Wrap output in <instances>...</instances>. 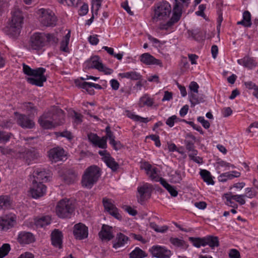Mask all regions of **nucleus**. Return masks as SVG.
<instances>
[{
  "label": "nucleus",
  "instance_id": "13d9d810",
  "mask_svg": "<svg viewBox=\"0 0 258 258\" xmlns=\"http://www.w3.org/2000/svg\"><path fill=\"white\" fill-rule=\"evenodd\" d=\"M181 121L186 123L187 124H188L189 125H190L191 126H192L193 127L194 129H195L196 131H197L199 132H200L201 134H204V132H203V131L202 130V128H201V127L200 125H198L195 124V123L194 122L189 121H186L185 119H182Z\"/></svg>",
  "mask_w": 258,
  "mask_h": 258
},
{
  "label": "nucleus",
  "instance_id": "8fccbe9b",
  "mask_svg": "<svg viewBox=\"0 0 258 258\" xmlns=\"http://www.w3.org/2000/svg\"><path fill=\"white\" fill-rule=\"evenodd\" d=\"M94 145L101 149H106L107 148L106 139L104 137L99 138Z\"/></svg>",
  "mask_w": 258,
  "mask_h": 258
},
{
  "label": "nucleus",
  "instance_id": "69168bd1",
  "mask_svg": "<svg viewBox=\"0 0 258 258\" xmlns=\"http://www.w3.org/2000/svg\"><path fill=\"white\" fill-rule=\"evenodd\" d=\"M230 258H240L239 252L236 249H231L229 252Z\"/></svg>",
  "mask_w": 258,
  "mask_h": 258
},
{
  "label": "nucleus",
  "instance_id": "cd10ccee",
  "mask_svg": "<svg viewBox=\"0 0 258 258\" xmlns=\"http://www.w3.org/2000/svg\"><path fill=\"white\" fill-rule=\"evenodd\" d=\"M208 245L212 249L219 246L218 237L209 235L205 237V246Z\"/></svg>",
  "mask_w": 258,
  "mask_h": 258
},
{
  "label": "nucleus",
  "instance_id": "7ed1b4c3",
  "mask_svg": "<svg viewBox=\"0 0 258 258\" xmlns=\"http://www.w3.org/2000/svg\"><path fill=\"white\" fill-rule=\"evenodd\" d=\"M179 1L175 0L172 16L166 23L160 24V29L169 30L180 20L182 15V7L184 6L187 7L189 4L190 0Z\"/></svg>",
  "mask_w": 258,
  "mask_h": 258
},
{
  "label": "nucleus",
  "instance_id": "dca6fc26",
  "mask_svg": "<svg viewBox=\"0 0 258 258\" xmlns=\"http://www.w3.org/2000/svg\"><path fill=\"white\" fill-rule=\"evenodd\" d=\"M52 112V122L54 127L64 123V114L63 111L57 107H53L51 109Z\"/></svg>",
  "mask_w": 258,
  "mask_h": 258
},
{
  "label": "nucleus",
  "instance_id": "423d86ee",
  "mask_svg": "<svg viewBox=\"0 0 258 258\" xmlns=\"http://www.w3.org/2000/svg\"><path fill=\"white\" fill-rule=\"evenodd\" d=\"M171 12L170 5L166 1L157 3L154 7V14L152 17L154 22L167 19Z\"/></svg>",
  "mask_w": 258,
  "mask_h": 258
},
{
  "label": "nucleus",
  "instance_id": "1a4fd4ad",
  "mask_svg": "<svg viewBox=\"0 0 258 258\" xmlns=\"http://www.w3.org/2000/svg\"><path fill=\"white\" fill-rule=\"evenodd\" d=\"M153 187L152 185L149 183H145L138 187L137 195L138 201L142 204L146 200L149 199L151 195Z\"/></svg>",
  "mask_w": 258,
  "mask_h": 258
},
{
  "label": "nucleus",
  "instance_id": "ddd939ff",
  "mask_svg": "<svg viewBox=\"0 0 258 258\" xmlns=\"http://www.w3.org/2000/svg\"><path fill=\"white\" fill-rule=\"evenodd\" d=\"M149 251L153 256L157 258H168L171 255V251L159 245L153 246Z\"/></svg>",
  "mask_w": 258,
  "mask_h": 258
},
{
  "label": "nucleus",
  "instance_id": "4468645a",
  "mask_svg": "<svg viewBox=\"0 0 258 258\" xmlns=\"http://www.w3.org/2000/svg\"><path fill=\"white\" fill-rule=\"evenodd\" d=\"M17 115V124L23 128H33L35 126L34 122L30 119L25 114H19L15 113Z\"/></svg>",
  "mask_w": 258,
  "mask_h": 258
},
{
  "label": "nucleus",
  "instance_id": "603ef678",
  "mask_svg": "<svg viewBox=\"0 0 258 258\" xmlns=\"http://www.w3.org/2000/svg\"><path fill=\"white\" fill-rule=\"evenodd\" d=\"M231 197L241 205H243L245 203V200L244 199V198L246 197L245 195H231Z\"/></svg>",
  "mask_w": 258,
  "mask_h": 258
},
{
  "label": "nucleus",
  "instance_id": "412c9836",
  "mask_svg": "<svg viewBox=\"0 0 258 258\" xmlns=\"http://www.w3.org/2000/svg\"><path fill=\"white\" fill-rule=\"evenodd\" d=\"M52 244L55 247L62 248V234L58 229H55L51 234Z\"/></svg>",
  "mask_w": 258,
  "mask_h": 258
},
{
  "label": "nucleus",
  "instance_id": "a878e982",
  "mask_svg": "<svg viewBox=\"0 0 258 258\" xmlns=\"http://www.w3.org/2000/svg\"><path fill=\"white\" fill-rule=\"evenodd\" d=\"M33 177L34 179L37 181V183L39 182H43L47 181L48 179V173L44 169H37L34 171L33 173Z\"/></svg>",
  "mask_w": 258,
  "mask_h": 258
},
{
  "label": "nucleus",
  "instance_id": "338daca9",
  "mask_svg": "<svg viewBox=\"0 0 258 258\" xmlns=\"http://www.w3.org/2000/svg\"><path fill=\"white\" fill-rule=\"evenodd\" d=\"M88 12V6L87 4H84L80 8L79 10V14L80 16H84L87 14Z\"/></svg>",
  "mask_w": 258,
  "mask_h": 258
},
{
  "label": "nucleus",
  "instance_id": "e433bc0d",
  "mask_svg": "<svg viewBox=\"0 0 258 258\" xmlns=\"http://www.w3.org/2000/svg\"><path fill=\"white\" fill-rule=\"evenodd\" d=\"M38 122L40 125L45 129H50L54 127L52 121L44 119L41 116L38 119Z\"/></svg>",
  "mask_w": 258,
  "mask_h": 258
},
{
  "label": "nucleus",
  "instance_id": "9b49d317",
  "mask_svg": "<svg viewBox=\"0 0 258 258\" xmlns=\"http://www.w3.org/2000/svg\"><path fill=\"white\" fill-rule=\"evenodd\" d=\"M102 203L104 209L109 213L111 216L118 220H121L122 216L119 213L118 209L112 203L111 199L107 198H104L102 200Z\"/></svg>",
  "mask_w": 258,
  "mask_h": 258
},
{
  "label": "nucleus",
  "instance_id": "7c9ffc66",
  "mask_svg": "<svg viewBox=\"0 0 258 258\" xmlns=\"http://www.w3.org/2000/svg\"><path fill=\"white\" fill-rule=\"evenodd\" d=\"M78 177V173L74 169L69 170L64 177V180L68 184L73 183Z\"/></svg>",
  "mask_w": 258,
  "mask_h": 258
},
{
  "label": "nucleus",
  "instance_id": "f257e3e1",
  "mask_svg": "<svg viewBox=\"0 0 258 258\" xmlns=\"http://www.w3.org/2000/svg\"><path fill=\"white\" fill-rule=\"evenodd\" d=\"M24 17L19 8L15 7L12 11V18L8 25L5 28L7 35L17 37L20 33Z\"/></svg>",
  "mask_w": 258,
  "mask_h": 258
},
{
  "label": "nucleus",
  "instance_id": "6ab92c4d",
  "mask_svg": "<svg viewBox=\"0 0 258 258\" xmlns=\"http://www.w3.org/2000/svg\"><path fill=\"white\" fill-rule=\"evenodd\" d=\"M98 235L102 240L110 241L114 237L112 233V227L107 225L103 224Z\"/></svg>",
  "mask_w": 258,
  "mask_h": 258
},
{
  "label": "nucleus",
  "instance_id": "58836bf2",
  "mask_svg": "<svg viewBox=\"0 0 258 258\" xmlns=\"http://www.w3.org/2000/svg\"><path fill=\"white\" fill-rule=\"evenodd\" d=\"M189 240L191 241L192 244L198 248L201 246H205V237L203 238L200 237H189Z\"/></svg>",
  "mask_w": 258,
  "mask_h": 258
},
{
  "label": "nucleus",
  "instance_id": "20e7f679",
  "mask_svg": "<svg viewBox=\"0 0 258 258\" xmlns=\"http://www.w3.org/2000/svg\"><path fill=\"white\" fill-rule=\"evenodd\" d=\"M101 176V170L96 165L88 167L82 175L81 183L83 187L88 189L91 188L97 183Z\"/></svg>",
  "mask_w": 258,
  "mask_h": 258
},
{
  "label": "nucleus",
  "instance_id": "864d4df0",
  "mask_svg": "<svg viewBox=\"0 0 258 258\" xmlns=\"http://www.w3.org/2000/svg\"><path fill=\"white\" fill-rule=\"evenodd\" d=\"M171 180L174 183H179L182 180V177L180 171H176L174 174L171 175Z\"/></svg>",
  "mask_w": 258,
  "mask_h": 258
},
{
  "label": "nucleus",
  "instance_id": "2f4dec72",
  "mask_svg": "<svg viewBox=\"0 0 258 258\" xmlns=\"http://www.w3.org/2000/svg\"><path fill=\"white\" fill-rule=\"evenodd\" d=\"M23 157L26 160L27 163L29 164L30 162L37 157V153L34 150H25L22 154Z\"/></svg>",
  "mask_w": 258,
  "mask_h": 258
},
{
  "label": "nucleus",
  "instance_id": "de8ad7c7",
  "mask_svg": "<svg viewBox=\"0 0 258 258\" xmlns=\"http://www.w3.org/2000/svg\"><path fill=\"white\" fill-rule=\"evenodd\" d=\"M243 21L246 24V27H250L251 25V15L250 13L247 11H245L243 13Z\"/></svg>",
  "mask_w": 258,
  "mask_h": 258
},
{
  "label": "nucleus",
  "instance_id": "6e6d98bb",
  "mask_svg": "<svg viewBox=\"0 0 258 258\" xmlns=\"http://www.w3.org/2000/svg\"><path fill=\"white\" fill-rule=\"evenodd\" d=\"M246 197L249 199H252L257 196V192L254 189L250 187H247L245 189Z\"/></svg>",
  "mask_w": 258,
  "mask_h": 258
},
{
  "label": "nucleus",
  "instance_id": "4c0bfd02",
  "mask_svg": "<svg viewBox=\"0 0 258 258\" xmlns=\"http://www.w3.org/2000/svg\"><path fill=\"white\" fill-rule=\"evenodd\" d=\"M146 256L145 252L139 247H136L130 253V258H143Z\"/></svg>",
  "mask_w": 258,
  "mask_h": 258
},
{
  "label": "nucleus",
  "instance_id": "2eb2a0df",
  "mask_svg": "<svg viewBox=\"0 0 258 258\" xmlns=\"http://www.w3.org/2000/svg\"><path fill=\"white\" fill-rule=\"evenodd\" d=\"M73 234L77 239H85L88 235V227L81 223L76 224L74 227Z\"/></svg>",
  "mask_w": 258,
  "mask_h": 258
},
{
  "label": "nucleus",
  "instance_id": "5701e85b",
  "mask_svg": "<svg viewBox=\"0 0 258 258\" xmlns=\"http://www.w3.org/2000/svg\"><path fill=\"white\" fill-rule=\"evenodd\" d=\"M129 238L122 233H117L115 239L112 241L113 247L117 249L124 246L127 244Z\"/></svg>",
  "mask_w": 258,
  "mask_h": 258
},
{
  "label": "nucleus",
  "instance_id": "b1692460",
  "mask_svg": "<svg viewBox=\"0 0 258 258\" xmlns=\"http://www.w3.org/2000/svg\"><path fill=\"white\" fill-rule=\"evenodd\" d=\"M140 60L141 62L147 65H162V62L160 60L155 58L149 53H145L142 54L140 56Z\"/></svg>",
  "mask_w": 258,
  "mask_h": 258
},
{
  "label": "nucleus",
  "instance_id": "5fc2aeb1",
  "mask_svg": "<svg viewBox=\"0 0 258 258\" xmlns=\"http://www.w3.org/2000/svg\"><path fill=\"white\" fill-rule=\"evenodd\" d=\"M185 144L186 149L189 153H194V151H198L195 149L194 142H192L187 140H185Z\"/></svg>",
  "mask_w": 258,
  "mask_h": 258
},
{
  "label": "nucleus",
  "instance_id": "ea45409f",
  "mask_svg": "<svg viewBox=\"0 0 258 258\" xmlns=\"http://www.w3.org/2000/svg\"><path fill=\"white\" fill-rule=\"evenodd\" d=\"M46 43L48 42L52 45H56L58 42V39L54 34H45Z\"/></svg>",
  "mask_w": 258,
  "mask_h": 258
},
{
  "label": "nucleus",
  "instance_id": "9d476101",
  "mask_svg": "<svg viewBox=\"0 0 258 258\" xmlns=\"http://www.w3.org/2000/svg\"><path fill=\"white\" fill-rule=\"evenodd\" d=\"M16 224V216L10 214L0 217V229L7 231Z\"/></svg>",
  "mask_w": 258,
  "mask_h": 258
},
{
  "label": "nucleus",
  "instance_id": "4d7b16f0",
  "mask_svg": "<svg viewBox=\"0 0 258 258\" xmlns=\"http://www.w3.org/2000/svg\"><path fill=\"white\" fill-rule=\"evenodd\" d=\"M140 102L144 105H147L149 106H151L153 104V99L150 97L147 96H143L140 99Z\"/></svg>",
  "mask_w": 258,
  "mask_h": 258
},
{
  "label": "nucleus",
  "instance_id": "c03bdc74",
  "mask_svg": "<svg viewBox=\"0 0 258 258\" xmlns=\"http://www.w3.org/2000/svg\"><path fill=\"white\" fill-rule=\"evenodd\" d=\"M231 195H232L231 193L224 194V197L226 199V204L228 206L237 209L238 208V205L232 201L233 199L232 198Z\"/></svg>",
  "mask_w": 258,
  "mask_h": 258
},
{
  "label": "nucleus",
  "instance_id": "72a5a7b5",
  "mask_svg": "<svg viewBox=\"0 0 258 258\" xmlns=\"http://www.w3.org/2000/svg\"><path fill=\"white\" fill-rule=\"evenodd\" d=\"M188 97L191 103V107H194L196 105L204 102V98L199 96L196 93H189Z\"/></svg>",
  "mask_w": 258,
  "mask_h": 258
},
{
  "label": "nucleus",
  "instance_id": "f03ea898",
  "mask_svg": "<svg viewBox=\"0 0 258 258\" xmlns=\"http://www.w3.org/2000/svg\"><path fill=\"white\" fill-rule=\"evenodd\" d=\"M23 71L25 74L33 77L26 78L28 83L31 85L42 87L43 85V83L46 81V77L44 75L46 70L43 68L32 69L29 66L24 63Z\"/></svg>",
  "mask_w": 258,
  "mask_h": 258
},
{
  "label": "nucleus",
  "instance_id": "774afa93",
  "mask_svg": "<svg viewBox=\"0 0 258 258\" xmlns=\"http://www.w3.org/2000/svg\"><path fill=\"white\" fill-rule=\"evenodd\" d=\"M88 138L89 140L93 145H94L99 137L96 134H95L93 133H90L88 135Z\"/></svg>",
  "mask_w": 258,
  "mask_h": 258
},
{
  "label": "nucleus",
  "instance_id": "6e6552de",
  "mask_svg": "<svg viewBox=\"0 0 258 258\" xmlns=\"http://www.w3.org/2000/svg\"><path fill=\"white\" fill-rule=\"evenodd\" d=\"M45 33H35L30 37L29 46L33 50L41 49L46 44Z\"/></svg>",
  "mask_w": 258,
  "mask_h": 258
},
{
  "label": "nucleus",
  "instance_id": "a19ab883",
  "mask_svg": "<svg viewBox=\"0 0 258 258\" xmlns=\"http://www.w3.org/2000/svg\"><path fill=\"white\" fill-rule=\"evenodd\" d=\"M170 242L173 244L174 245L182 247L183 248H187V245L186 242L182 239H178V238H170Z\"/></svg>",
  "mask_w": 258,
  "mask_h": 258
},
{
  "label": "nucleus",
  "instance_id": "473e14b6",
  "mask_svg": "<svg viewBox=\"0 0 258 258\" xmlns=\"http://www.w3.org/2000/svg\"><path fill=\"white\" fill-rule=\"evenodd\" d=\"M200 175L203 180L206 182L208 184L213 185L214 181L212 178L211 173L205 169H202L200 171Z\"/></svg>",
  "mask_w": 258,
  "mask_h": 258
},
{
  "label": "nucleus",
  "instance_id": "4be33fe9",
  "mask_svg": "<svg viewBox=\"0 0 258 258\" xmlns=\"http://www.w3.org/2000/svg\"><path fill=\"white\" fill-rule=\"evenodd\" d=\"M142 168L145 169L147 174L151 180L158 181L160 178L157 174V169L155 167L152 168V165L148 162H145L143 164Z\"/></svg>",
  "mask_w": 258,
  "mask_h": 258
},
{
  "label": "nucleus",
  "instance_id": "49530a36",
  "mask_svg": "<svg viewBox=\"0 0 258 258\" xmlns=\"http://www.w3.org/2000/svg\"><path fill=\"white\" fill-rule=\"evenodd\" d=\"M198 154V151H194V153H189L188 154V157L190 160L194 161V162L201 164L203 163V159L202 158L197 156Z\"/></svg>",
  "mask_w": 258,
  "mask_h": 258
},
{
  "label": "nucleus",
  "instance_id": "e2e57ef3",
  "mask_svg": "<svg viewBox=\"0 0 258 258\" xmlns=\"http://www.w3.org/2000/svg\"><path fill=\"white\" fill-rule=\"evenodd\" d=\"M177 117L176 115H174L169 117L166 121V124L169 127H172L174 126V122L176 121Z\"/></svg>",
  "mask_w": 258,
  "mask_h": 258
},
{
  "label": "nucleus",
  "instance_id": "f3484780",
  "mask_svg": "<svg viewBox=\"0 0 258 258\" xmlns=\"http://www.w3.org/2000/svg\"><path fill=\"white\" fill-rule=\"evenodd\" d=\"M65 157L64 151L62 148H54L49 151V157L52 162H56L61 161Z\"/></svg>",
  "mask_w": 258,
  "mask_h": 258
},
{
  "label": "nucleus",
  "instance_id": "680f3d73",
  "mask_svg": "<svg viewBox=\"0 0 258 258\" xmlns=\"http://www.w3.org/2000/svg\"><path fill=\"white\" fill-rule=\"evenodd\" d=\"M197 120L199 122L201 123L202 124V126L206 129H208L210 126V122L207 120H205L204 117L203 116H199L198 117Z\"/></svg>",
  "mask_w": 258,
  "mask_h": 258
},
{
  "label": "nucleus",
  "instance_id": "c85d7f7f",
  "mask_svg": "<svg viewBox=\"0 0 258 258\" xmlns=\"http://www.w3.org/2000/svg\"><path fill=\"white\" fill-rule=\"evenodd\" d=\"M104 162L112 171H116L119 168L118 163L115 161L110 154H108V156L104 158Z\"/></svg>",
  "mask_w": 258,
  "mask_h": 258
},
{
  "label": "nucleus",
  "instance_id": "c756f323",
  "mask_svg": "<svg viewBox=\"0 0 258 258\" xmlns=\"http://www.w3.org/2000/svg\"><path fill=\"white\" fill-rule=\"evenodd\" d=\"M51 218L49 216H42L35 220V225L37 228H42L50 223Z\"/></svg>",
  "mask_w": 258,
  "mask_h": 258
},
{
  "label": "nucleus",
  "instance_id": "bf43d9fd",
  "mask_svg": "<svg viewBox=\"0 0 258 258\" xmlns=\"http://www.w3.org/2000/svg\"><path fill=\"white\" fill-rule=\"evenodd\" d=\"M57 136L66 138L69 140H71L73 138L72 133L68 131H64L62 132H58L56 133Z\"/></svg>",
  "mask_w": 258,
  "mask_h": 258
},
{
  "label": "nucleus",
  "instance_id": "393cba45",
  "mask_svg": "<svg viewBox=\"0 0 258 258\" xmlns=\"http://www.w3.org/2000/svg\"><path fill=\"white\" fill-rule=\"evenodd\" d=\"M237 62L239 64L249 69H252L257 65V63L255 60L253 58L248 56H245L242 59H238Z\"/></svg>",
  "mask_w": 258,
  "mask_h": 258
},
{
  "label": "nucleus",
  "instance_id": "39448f33",
  "mask_svg": "<svg viewBox=\"0 0 258 258\" xmlns=\"http://www.w3.org/2000/svg\"><path fill=\"white\" fill-rule=\"evenodd\" d=\"M73 200L63 199L59 201L56 206V215L61 218H70L75 209Z\"/></svg>",
  "mask_w": 258,
  "mask_h": 258
},
{
  "label": "nucleus",
  "instance_id": "c9c22d12",
  "mask_svg": "<svg viewBox=\"0 0 258 258\" xmlns=\"http://www.w3.org/2000/svg\"><path fill=\"white\" fill-rule=\"evenodd\" d=\"M70 37V31H69V32L65 35L63 40L60 42V50L67 52H69L68 45L69 43Z\"/></svg>",
  "mask_w": 258,
  "mask_h": 258
},
{
  "label": "nucleus",
  "instance_id": "aec40b11",
  "mask_svg": "<svg viewBox=\"0 0 258 258\" xmlns=\"http://www.w3.org/2000/svg\"><path fill=\"white\" fill-rule=\"evenodd\" d=\"M17 241L21 244H28L34 242L35 237L31 232L22 231L18 236Z\"/></svg>",
  "mask_w": 258,
  "mask_h": 258
},
{
  "label": "nucleus",
  "instance_id": "a18cd8bd",
  "mask_svg": "<svg viewBox=\"0 0 258 258\" xmlns=\"http://www.w3.org/2000/svg\"><path fill=\"white\" fill-rule=\"evenodd\" d=\"M11 249L10 245L8 243L4 244L0 247V258H3L6 256Z\"/></svg>",
  "mask_w": 258,
  "mask_h": 258
},
{
  "label": "nucleus",
  "instance_id": "09e8293b",
  "mask_svg": "<svg viewBox=\"0 0 258 258\" xmlns=\"http://www.w3.org/2000/svg\"><path fill=\"white\" fill-rule=\"evenodd\" d=\"M24 108L30 112L31 114H34L36 112L37 109L34 104L31 102H25L23 104Z\"/></svg>",
  "mask_w": 258,
  "mask_h": 258
},
{
  "label": "nucleus",
  "instance_id": "f704fd0d",
  "mask_svg": "<svg viewBox=\"0 0 258 258\" xmlns=\"http://www.w3.org/2000/svg\"><path fill=\"white\" fill-rule=\"evenodd\" d=\"M122 78H128L133 80H139L141 79L142 76L136 72H130L119 74Z\"/></svg>",
  "mask_w": 258,
  "mask_h": 258
},
{
  "label": "nucleus",
  "instance_id": "0e129e2a",
  "mask_svg": "<svg viewBox=\"0 0 258 258\" xmlns=\"http://www.w3.org/2000/svg\"><path fill=\"white\" fill-rule=\"evenodd\" d=\"M189 88L191 91H192V92H191L190 93H198V89L199 86L196 82H191L189 84Z\"/></svg>",
  "mask_w": 258,
  "mask_h": 258
},
{
  "label": "nucleus",
  "instance_id": "a211bd4d",
  "mask_svg": "<svg viewBox=\"0 0 258 258\" xmlns=\"http://www.w3.org/2000/svg\"><path fill=\"white\" fill-rule=\"evenodd\" d=\"M86 69H95L98 71L100 69H102L101 67L103 65L102 60L100 57L98 55H94L91 56L89 59L85 62Z\"/></svg>",
  "mask_w": 258,
  "mask_h": 258
},
{
  "label": "nucleus",
  "instance_id": "bb28decb",
  "mask_svg": "<svg viewBox=\"0 0 258 258\" xmlns=\"http://www.w3.org/2000/svg\"><path fill=\"white\" fill-rule=\"evenodd\" d=\"M12 203L13 200L10 196L1 195L0 196V210L10 208Z\"/></svg>",
  "mask_w": 258,
  "mask_h": 258
},
{
  "label": "nucleus",
  "instance_id": "f8f14e48",
  "mask_svg": "<svg viewBox=\"0 0 258 258\" xmlns=\"http://www.w3.org/2000/svg\"><path fill=\"white\" fill-rule=\"evenodd\" d=\"M33 186L31 188V194L33 198L37 199L43 196L46 190V186L41 182L37 183V181L34 179L32 181Z\"/></svg>",
  "mask_w": 258,
  "mask_h": 258
},
{
  "label": "nucleus",
  "instance_id": "052dcab7",
  "mask_svg": "<svg viewBox=\"0 0 258 258\" xmlns=\"http://www.w3.org/2000/svg\"><path fill=\"white\" fill-rule=\"evenodd\" d=\"M0 152L2 154L4 155H10L14 153V151L13 149L3 146H0Z\"/></svg>",
  "mask_w": 258,
  "mask_h": 258
},
{
  "label": "nucleus",
  "instance_id": "0eeeda50",
  "mask_svg": "<svg viewBox=\"0 0 258 258\" xmlns=\"http://www.w3.org/2000/svg\"><path fill=\"white\" fill-rule=\"evenodd\" d=\"M39 21L41 25L45 27H53L56 25L57 18L53 12L49 10L41 9Z\"/></svg>",
  "mask_w": 258,
  "mask_h": 258
},
{
  "label": "nucleus",
  "instance_id": "37998d69",
  "mask_svg": "<svg viewBox=\"0 0 258 258\" xmlns=\"http://www.w3.org/2000/svg\"><path fill=\"white\" fill-rule=\"evenodd\" d=\"M12 136L13 134L11 133L0 131V143H6L8 142Z\"/></svg>",
  "mask_w": 258,
  "mask_h": 258
},
{
  "label": "nucleus",
  "instance_id": "79ce46f5",
  "mask_svg": "<svg viewBox=\"0 0 258 258\" xmlns=\"http://www.w3.org/2000/svg\"><path fill=\"white\" fill-rule=\"evenodd\" d=\"M127 115L130 118L136 121H140L142 122L147 123L150 120V119H149L148 117L144 118L139 115L134 114L131 112H129L127 114Z\"/></svg>",
  "mask_w": 258,
  "mask_h": 258
},
{
  "label": "nucleus",
  "instance_id": "3c124183",
  "mask_svg": "<svg viewBox=\"0 0 258 258\" xmlns=\"http://www.w3.org/2000/svg\"><path fill=\"white\" fill-rule=\"evenodd\" d=\"M233 178V174L230 172L222 173L218 177L219 181L223 182L226 181L227 179H232Z\"/></svg>",
  "mask_w": 258,
  "mask_h": 258
}]
</instances>
